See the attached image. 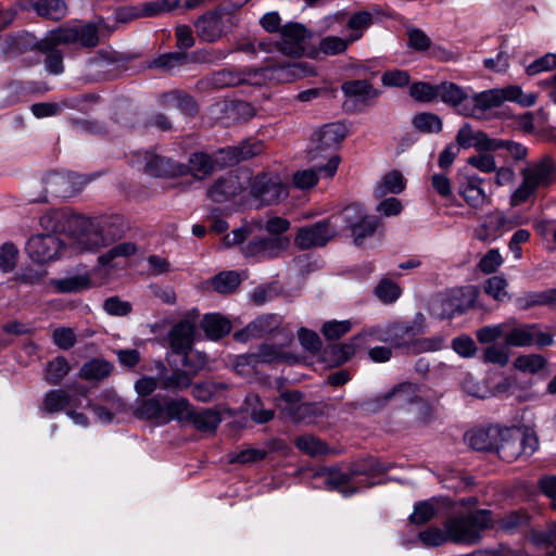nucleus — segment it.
Segmentation results:
<instances>
[{"label": "nucleus", "mask_w": 556, "mask_h": 556, "mask_svg": "<svg viewBox=\"0 0 556 556\" xmlns=\"http://www.w3.org/2000/svg\"><path fill=\"white\" fill-rule=\"evenodd\" d=\"M137 253V245L134 242L125 241L114 245L108 252L99 256V263L103 266L110 265L116 257H129Z\"/></svg>", "instance_id": "nucleus-56"}, {"label": "nucleus", "mask_w": 556, "mask_h": 556, "mask_svg": "<svg viewBox=\"0 0 556 556\" xmlns=\"http://www.w3.org/2000/svg\"><path fill=\"white\" fill-rule=\"evenodd\" d=\"M60 36L59 41L66 45L78 42L84 48H94L99 45V33L94 23L60 27Z\"/></svg>", "instance_id": "nucleus-19"}, {"label": "nucleus", "mask_w": 556, "mask_h": 556, "mask_svg": "<svg viewBox=\"0 0 556 556\" xmlns=\"http://www.w3.org/2000/svg\"><path fill=\"white\" fill-rule=\"evenodd\" d=\"M223 18L217 11H207L194 23L198 37L206 42H214L223 35Z\"/></svg>", "instance_id": "nucleus-27"}, {"label": "nucleus", "mask_w": 556, "mask_h": 556, "mask_svg": "<svg viewBox=\"0 0 556 556\" xmlns=\"http://www.w3.org/2000/svg\"><path fill=\"white\" fill-rule=\"evenodd\" d=\"M124 231L123 218L121 216H112L103 223L101 231L88 230L80 233L75 240L74 249L79 253L96 251L119 239Z\"/></svg>", "instance_id": "nucleus-5"}, {"label": "nucleus", "mask_w": 556, "mask_h": 556, "mask_svg": "<svg viewBox=\"0 0 556 556\" xmlns=\"http://www.w3.org/2000/svg\"><path fill=\"white\" fill-rule=\"evenodd\" d=\"M407 47L416 52H425L432 45L431 38L420 28L408 27L406 29Z\"/></svg>", "instance_id": "nucleus-61"}, {"label": "nucleus", "mask_w": 556, "mask_h": 556, "mask_svg": "<svg viewBox=\"0 0 556 556\" xmlns=\"http://www.w3.org/2000/svg\"><path fill=\"white\" fill-rule=\"evenodd\" d=\"M201 328L211 340H219L230 332L231 324L219 314H206L201 321Z\"/></svg>", "instance_id": "nucleus-37"}, {"label": "nucleus", "mask_w": 556, "mask_h": 556, "mask_svg": "<svg viewBox=\"0 0 556 556\" xmlns=\"http://www.w3.org/2000/svg\"><path fill=\"white\" fill-rule=\"evenodd\" d=\"M71 366L65 357L58 356L47 364L45 379L50 384H58L70 372Z\"/></svg>", "instance_id": "nucleus-49"}, {"label": "nucleus", "mask_w": 556, "mask_h": 556, "mask_svg": "<svg viewBox=\"0 0 556 556\" xmlns=\"http://www.w3.org/2000/svg\"><path fill=\"white\" fill-rule=\"evenodd\" d=\"M415 327L408 324H394L388 327V336H378L377 340L388 342L394 348L412 349L415 352L430 350L428 341H416Z\"/></svg>", "instance_id": "nucleus-14"}, {"label": "nucleus", "mask_w": 556, "mask_h": 556, "mask_svg": "<svg viewBox=\"0 0 556 556\" xmlns=\"http://www.w3.org/2000/svg\"><path fill=\"white\" fill-rule=\"evenodd\" d=\"M241 279L237 271L229 270L216 275L212 279V287L219 293H231L240 285Z\"/></svg>", "instance_id": "nucleus-55"}, {"label": "nucleus", "mask_w": 556, "mask_h": 556, "mask_svg": "<svg viewBox=\"0 0 556 556\" xmlns=\"http://www.w3.org/2000/svg\"><path fill=\"white\" fill-rule=\"evenodd\" d=\"M280 397L290 405V407L287 408L288 415L295 422L302 419V416H300L299 413H307L309 410V406L307 404L301 403L302 394L298 391H283L280 394Z\"/></svg>", "instance_id": "nucleus-58"}, {"label": "nucleus", "mask_w": 556, "mask_h": 556, "mask_svg": "<svg viewBox=\"0 0 556 556\" xmlns=\"http://www.w3.org/2000/svg\"><path fill=\"white\" fill-rule=\"evenodd\" d=\"M249 187L250 195L260 206L276 204L289 194L287 186L278 176L266 173L251 177Z\"/></svg>", "instance_id": "nucleus-8"}, {"label": "nucleus", "mask_w": 556, "mask_h": 556, "mask_svg": "<svg viewBox=\"0 0 556 556\" xmlns=\"http://www.w3.org/2000/svg\"><path fill=\"white\" fill-rule=\"evenodd\" d=\"M506 328H507V320H505L501 324L481 327L476 332L477 340L482 344L493 343L501 338H503L505 340Z\"/></svg>", "instance_id": "nucleus-60"}, {"label": "nucleus", "mask_w": 556, "mask_h": 556, "mask_svg": "<svg viewBox=\"0 0 556 556\" xmlns=\"http://www.w3.org/2000/svg\"><path fill=\"white\" fill-rule=\"evenodd\" d=\"M506 101L505 88L489 89L470 97L468 105L463 109V115L477 119L490 117V111L500 108Z\"/></svg>", "instance_id": "nucleus-10"}, {"label": "nucleus", "mask_w": 556, "mask_h": 556, "mask_svg": "<svg viewBox=\"0 0 556 556\" xmlns=\"http://www.w3.org/2000/svg\"><path fill=\"white\" fill-rule=\"evenodd\" d=\"M417 387L410 382H402L390 391L378 396V401L383 404L393 403L396 407L403 408L413 404L417 400Z\"/></svg>", "instance_id": "nucleus-30"}, {"label": "nucleus", "mask_w": 556, "mask_h": 556, "mask_svg": "<svg viewBox=\"0 0 556 556\" xmlns=\"http://www.w3.org/2000/svg\"><path fill=\"white\" fill-rule=\"evenodd\" d=\"M405 189V179L399 170H391L386 174L375 189L377 198L386 197L389 193L397 194Z\"/></svg>", "instance_id": "nucleus-42"}, {"label": "nucleus", "mask_w": 556, "mask_h": 556, "mask_svg": "<svg viewBox=\"0 0 556 556\" xmlns=\"http://www.w3.org/2000/svg\"><path fill=\"white\" fill-rule=\"evenodd\" d=\"M478 150L506 149L515 160H522L527 155V149L517 141H477Z\"/></svg>", "instance_id": "nucleus-47"}, {"label": "nucleus", "mask_w": 556, "mask_h": 556, "mask_svg": "<svg viewBox=\"0 0 556 556\" xmlns=\"http://www.w3.org/2000/svg\"><path fill=\"white\" fill-rule=\"evenodd\" d=\"M507 280L503 276H492L484 282V291L494 300L503 302L509 299Z\"/></svg>", "instance_id": "nucleus-62"}, {"label": "nucleus", "mask_w": 556, "mask_h": 556, "mask_svg": "<svg viewBox=\"0 0 556 556\" xmlns=\"http://www.w3.org/2000/svg\"><path fill=\"white\" fill-rule=\"evenodd\" d=\"M468 444L476 451L494 452L498 439L501 438V427L490 426L488 428H477L465 434Z\"/></svg>", "instance_id": "nucleus-28"}, {"label": "nucleus", "mask_w": 556, "mask_h": 556, "mask_svg": "<svg viewBox=\"0 0 556 556\" xmlns=\"http://www.w3.org/2000/svg\"><path fill=\"white\" fill-rule=\"evenodd\" d=\"M159 103L164 108H176L181 114L193 117L200 112V105L193 96L181 89L163 92Z\"/></svg>", "instance_id": "nucleus-23"}, {"label": "nucleus", "mask_w": 556, "mask_h": 556, "mask_svg": "<svg viewBox=\"0 0 556 556\" xmlns=\"http://www.w3.org/2000/svg\"><path fill=\"white\" fill-rule=\"evenodd\" d=\"M353 135V124L345 122L325 124L314 132L315 139H345Z\"/></svg>", "instance_id": "nucleus-43"}, {"label": "nucleus", "mask_w": 556, "mask_h": 556, "mask_svg": "<svg viewBox=\"0 0 556 556\" xmlns=\"http://www.w3.org/2000/svg\"><path fill=\"white\" fill-rule=\"evenodd\" d=\"M285 444L281 441H269L264 447H248L239 453L230 455V463L252 464L257 463L268 455L269 452L281 448Z\"/></svg>", "instance_id": "nucleus-35"}, {"label": "nucleus", "mask_w": 556, "mask_h": 556, "mask_svg": "<svg viewBox=\"0 0 556 556\" xmlns=\"http://www.w3.org/2000/svg\"><path fill=\"white\" fill-rule=\"evenodd\" d=\"M341 216L346 227L351 229L356 244H361L363 239L371 236L378 226L377 217L364 215L362 207L357 204L346 206Z\"/></svg>", "instance_id": "nucleus-12"}, {"label": "nucleus", "mask_w": 556, "mask_h": 556, "mask_svg": "<svg viewBox=\"0 0 556 556\" xmlns=\"http://www.w3.org/2000/svg\"><path fill=\"white\" fill-rule=\"evenodd\" d=\"M414 127L425 134H438L442 129L441 118L433 113H418L412 121Z\"/></svg>", "instance_id": "nucleus-53"}, {"label": "nucleus", "mask_w": 556, "mask_h": 556, "mask_svg": "<svg viewBox=\"0 0 556 556\" xmlns=\"http://www.w3.org/2000/svg\"><path fill=\"white\" fill-rule=\"evenodd\" d=\"M194 325L188 320L176 324L168 333L170 349L187 356L193 344Z\"/></svg>", "instance_id": "nucleus-29"}, {"label": "nucleus", "mask_w": 556, "mask_h": 556, "mask_svg": "<svg viewBox=\"0 0 556 556\" xmlns=\"http://www.w3.org/2000/svg\"><path fill=\"white\" fill-rule=\"evenodd\" d=\"M362 37L361 33H352L348 39L337 36H327L319 42V51L327 55H337L343 53L350 43L358 40Z\"/></svg>", "instance_id": "nucleus-46"}, {"label": "nucleus", "mask_w": 556, "mask_h": 556, "mask_svg": "<svg viewBox=\"0 0 556 556\" xmlns=\"http://www.w3.org/2000/svg\"><path fill=\"white\" fill-rule=\"evenodd\" d=\"M352 329L350 320H330L321 327V333L327 340H338Z\"/></svg>", "instance_id": "nucleus-63"}, {"label": "nucleus", "mask_w": 556, "mask_h": 556, "mask_svg": "<svg viewBox=\"0 0 556 556\" xmlns=\"http://www.w3.org/2000/svg\"><path fill=\"white\" fill-rule=\"evenodd\" d=\"M341 90L345 97L361 99L363 102L367 99L376 98L379 94V90L375 89L366 79L344 81L341 86Z\"/></svg>", "instance_id": "nucleus-39"}, {"label": "nucleus", "mask_w": 556, "mask_h": 556, "mask_svg": "<svg viewBox=\"0 0 556 556\" xmlns=\"http://www.w3.org/2000/svg\"><path fill=\"white\" fill-rule=\"evenodd\" d=\"M281 324L278 315H263L250 323L243 330L235 333L237 341L247 342L252 338H260L276 330Z\"/></svg>", "instance_id": "nucleus-26"}, {"label": "nucleus", "mask_w": 556, "mask_h": 556, "mask_svg": "<svg viewBox=\"0 0 556 556\" xmlns=\"http://www.w3.org/2000/svg\"><path fill=\"white\" fill-rule=\"evenodd\" d=\"M62 248L61 240L52 233L31 237L26 245L28 256L37 263H47L54 260Z\"/></svg>", "instance_id": "nucleus-15"}, {"label": "nucleus", "mask_w": 556, "mask_h": 556, "mask_svg": "<svg viewBox=\"0 0 556 556\" xmlns=\"http://www.w3.org/2000/svg\"><path fill=\"white\" fill-rule=\"evenodd\" d=\"M438 97L444 102L454 106L459 114L468 105L470 96L458 85L444 81L438 85Z\"/></svg>", "instance_id": "nucleus-32"}, {"label": "nucleus", "mask_w": 556, "mask_h": 556, "mask_svg": "<svg viewBox=\"0 0 556 556\" xmlns=\"http://www.w3.org/2000/svg\"><path fill=\"white\" fill-rule=\"evenodd\" d=\"M139 418L154 421L157 425H164V405L157 397H151L142 401L136 409Z\"/></svg>", "instance_id": "nucleus-44"}, {"label": "nucleus", "mask_w": 556, "mask_h": 556, "mask_svg": "<svg viewBox=\"0 0 556 556\" xmlns=\"http://www.w3.org/2000/svg\"><path fill=\"white\" fill-rule=\"evenodd\" d=\"M192 378L184 370H175L168 376H164L160 386L167 391H181L191 386Z\"/></svg>", "instance_id": "nucleus-57"}, {"label": "nucleus", "mask_w": 556, "mask_h": 556, "mask_svg": "<svg viewBox=\"0 0 556 556\" xmlns=\"http://www.w3.org/2000/svg\"><path fill=\"white\" fill-rule=\"evenodd\" d=\"M546 365V359L540 354L520 355L514 361V367L525 374H536Z\"/></svg>", "instance_id": "nucleus-52"}, {"label": "nucleus", "mask_w": 556, "mask_h": 556, "mask_svg": "<svg viewBox=\"0 0 556 556\" xmlns=\"http://www.w3.org/2000/svg\"><path fill=\"white\" fill-rule=\"evenodd\" d=\"M86 388H79L76 394H70L66 390L56 389L49 391L42 401V409L48 414L61 412L68 407H78L80 405L79 396L87 395Z\"/></svg>", "instance_id": "nucleus-20"}, {"label": "nucleus", "mask_w": 556, "mask_h": 556, "mask_svg": "<svg viewBox=\"0 0 556 556\" xmlns=\"http://www.w3.org/2000/svg\"><path fill=\"white\" fill-rule=\"evenodd\" d=\"M131 162L141 167L146 174L156 178H176L187 175L186 164L174 162L150 151L134 152Z\"/></svg>", "instance_id": "nucleus-7"}, {"label": "nucleus", "mask_w": 556, "mask_h": 556, "mask_svg": "<svg viewBox=\"0 0 556 556\" xmlns=\"http://www.w3.org/2000/svg\"><path fill=\"white\" fill-rule=\"evenodd\" d=\"M337 235L330 219L318 222L298 230L294 242L301 250L326 245Z\"/></svg>", "instance_id": "nucleus-11"}, {"label": "nucleus", "mask_w": 556, "mask_h": 556, "mask_svg": "<svg viewBox=\"0 0 556 556\" xmlns=\"http://www.w3.org/2000/svg\"><path fill=\"white\" fill-rule=\"evenodd\" d=\"M25 100L22 80H11L1 89L0 108H10Z\"/></svg>", "instance_id": "nucleus-48"}, {"label": "nucleus", "mask_w": 556, "mask_h": 556, "mask_svg": "<svg viewBox=\"0 0 556 556\" xmlns=\"http://www.w3.org/2000/svg\"><path fill=\"white\" fill-rule=\"evenodd\" d=\"M187 53L184 51L167 52L159 55L151 62V67L170 71L187 63Z\"/></svg>", "instance_id": "nucleus-59"}, {"label": "nucleus", "mask_w": 556, "mask_h": 556, "mask_svg": "<svg viewBox=\"0 0 556 556\" xmlns=\"http://www.w3.org/2000/svg\"><path fill=\"white\" fill-rule=\"evenodd\" d=\"M193 406L187 399L169 400L164 404V425L176 420L180 424H188L192 417Z\"/></svg>", "instance_id": "nucleus-36"}, {"label": "nucleus", "mask_w": 556, "mask_h": 556, "mask_svg": "<svg viewBox=\"0 0 556 556\" xmlns=\"http://www.w3.org/2000/svg\"><path fill=\"white\" fill-rule=\"evenodd\" d=\"M387 470L388 468L375 458H368L364 460L359 468L352 470L351 473L340 470H331L327 477V483L331 488L339 489L344 495H350L353 494L355 490H345L343 488L350 482L352 476L362 473L380 475L384 473Z\"/></svg>", "instance_id": "nucleus-18"}, {"label": "nucleus", "mask_w": 556, "mask_h": 556, "mask_svg": "<svg viewBox=\"0 0 556 556\" xmlns=\"http://www.w3.org/2000/svg\"><path fill=\"white\" fill-rule=\"evenodd\" d=\"M514 226L502 211L494 210L483 217L482 223L475 229L473 237L481 242L494 241L503 231L510 230Z\"/></svg>", "instance_id": "nucleus-17"}, {"label": "nucleus", "mask_w": 556, "mask_h": 556, "mask_svg": "<svg viewBox=\"0 0 556 556\" xmlns=\"http://www.w3.org/2000/svg\"><path fill=\"white\" fill-rule=\"evenodd\" d=\"M222 419L217 412L212 409H204L197 412L192 410V417H190L188 425H192L200 432L213 433L217 429Z\"/></svg>", "instance_id": "nucleus-40"}, {"label": "nucleus", "mask_w": 556, "mask_h": 556, "mask_svg": "<svg viewBox=\"0 0 556 556\" xmlns=\"http://www.w3.org/2000/svg\"><path fill=\"white\" fill-rule=\"evenodd\" d=\"M291 341L292 338L288 336L283 344L276 345L266 343L261 345L258 351L255 352L258 365L289 362L291 359V355L285 350V346Z\"/></svg>", "instance_id": "nucleus-38"}, {"label": "nucleus", "mask_w": 556, "mask_h": 556, "mask_svg": "<svg viewBox=\"0 0 556 556\" xmlns=\"http://www.w3.org/2000/svg\"><path fill=\"white\" fill-rule=\"evenodd\" d=\"M91 180V176L78 173L49 172L41 178L40 184L43 191L35 200L45 202L50 197L71 198L80 192Z\"/></svg>", "instance_id": "nucleus-2"}, {"label": "nucleus", "mask_w": 556, "mask_h": 556, "mask_svg": "<svg viewBox=\"0 0 556 556\" xmlns=\"http://www.w3.org/2000/svg\"><path fill=\"white\" fill-rule=\"evenodd\" d=\"M535 324H519L517 319H507L505 346L527 348L534 344Z\"/></svg>", "instance_id": "nucleus-25"}, {"label": "nucleus", "mask_w": 556, "mask_h": 556, "mask_svg": "<svg viewBox=\"0 0 556 556\" xmlns=\"http://www.w3.org/2000/svg\"><path fill=\"white\" fill-rule=\"evenodd\" d=\"M263 148L262 141H239L236 146L219 149L215 159L219 168L232 166L260 154Z\"/></svg>", "instance_id": "nucleus-16"}, {"label": "nucleus", "mask_w": 556, "mask_h": 556, "mask_svg": "<svg viewBox=\"0 0 556 556\" xmlns=\"http://www.w3.org/2000/svg\"><path fill=\"white\" fill-rule=\"evenodd\" d=\"M312 33L302 24L290 22L281 27L277 49L290 56H302Z\"/></svg>", "instance_id": "nucleus-9"}, {"label": "nucleus", "mask_w": 556, "mask_h": 556, "mask_svg": "<svg viewBox=\"0 0 556 556\" xmlns=\"http://www.w3.org/2000/svg\"><path fill=\"white\" fill-rule=\"evenodd\" d=\"M538 444V439L533 435L525 434L517 428L501 427V438L494 452L503 460L511 463L522 454H533Z\"/></svg>", "instance_id": "nucleus-4"}, {"label": "nucleus", "mask_w": 556, "mask_h": 556, "mask_svg": "<svg viewBox=\"0 0 556 556\" xmlns=\"http://www.w3.org/2000/svg\"><path fill=\"white\" fill-rule=\"evenodd\" d=\"M339 163L340 157L334 155L330 157L326 165L320 166L318 170L315 168L296 170L292 176V184L296 189L302 191L312 189L318 182L319 173H325L328 177H333L337 173Z\"/></svg>", "instance_id": "nucleus-22"}, {"label": "nucleus", "mask_w": 556, "mask_h": 556, "mask_svg": "<svg viewBox=\"0 0 556 556\" xmlns=\"http://www.w3.org/2000/svg\"><path fill=\"white\" fill-rule=\"evenodd\" d=\"M30 8L39 17L53 22L63 20L68 11L64 0H35Z\"/></svg>", "instance_id": "nucleus-34"}, {"label": "nucleus", "mask_w": 556, "mask_h": 556, "mask_svg": "<svg viewBox=\"0 0 556 556\" xmlns=\"http://www.w3.org/2000/svg\"><path fill=\"white\" fill-rule=\"evenodd\" d=\"M555 162L551 156L546 155L530 167L525 168L521 175L522 178H526L535 189H538L539 187H546L551 185L555 179Z\"/></svg>", "instance_id": "nucleus-24"}, {"label": "nucleus", "mask_w": 556, "mask_h": 556, "mask_svg": "<svg viewBox=\"0 0 556 556\" xmlns=\"http://www.w3.org/2000/svg\"><path fill=\"white\" fill-rule=\"evenodd\" d=\"M251 181V174L247 169L228 172L207 187L206 197L215 203H225L235 200L245 191Z\"/></svg>", "instance_id": "nucleus-3"}, {"label": "nucleus", "mask_w": 556, "mask_h": 556, "mask_svg": "<svg viewBox=\"0 0 556 556\" xmlns=\"http://www.w3.org/2000/svg\"><path fill=\"white\" fill-rule=\"evenodd\" d=\"M141 12L143 17H156L164 13L172 12L179 8V1L154 0L141 2Z\"/></svg>", "instance_id": "nucleus-54"}, {"label": "nucleus", "mask_w": 556, "mask_h": 556, "mask_svg": "<svg viewBox=\"0 0 556 556\" xmlns=\"http://www.w3.org/2000/svg\"><path fill=\"white\" fill-rule=\"evenodd\" d=\"M289 244L286 238H262L250 241L243 249L247 257L271 258L285 251Z\"/></svg>", "instance_id": "nucleus-21"}, {"label": "nucleus", "mask_w": 556, "mask_h": 556, "mask_svg": "<svg viewBox=\"0 0 556 556\" xmlns=\"http://www.w3.org/2000/svg\"><path fill=\"white\" fill-rule=\"evenodd\" d=\"M504 263V258L498 249L489 250L479 261L478 268L483 274L495 273Z\"/></svg>", "instance_id": "nucleus-64"}, {"label": "nucleus", "mask_w": 556, "mask_h": 556, "mask_svg": "<svg viewBox=\"0 0 556 556\" xmlns=\"http://www.w3.org/2000/svg\"><path fill=\"white\" fill-rule=\"evenodd\" d=\"M442 317H452L460 314L472 305V298L467 296L463 291L458 290L442 300Z\"/></svg>", "instance_id": "nucleus-41"}, {"label": "nucleus", "mask_w": 556, "mask_h": 556, "mask_svg": "<svg viewBox=\"0 0 556 556\" xmlns=\"http://www.w3.org/2000/svg\"><path fill=\"white\" fill-rule=\"evenodd\" d=\"M50 286L58 293H78L92 287V278L89 273H81L64 278L51 279Z\"/></svg>", "instance_id": "nucleus-31"}, {"label": "nucleus", "mask_w": 556, "mask_h": 556, "mask_svg": "<svg viewBox=\"0 0 556 556\" xmlns=\"http://www.w3.org/2000/svg\"><path fill=\"white\" fill-rule=\"evenodd\" d=\"M268 68H224L213 73L206 79V86L213 89L237 87L239 85H262Z\"/></svg>", "instance_id": "nucleus-6"}, {"label": "nucleus", "mask_w": 556, "mask_h": 556, "mask_svg": "<svg viewBox=\"0 0 556 556\" xmlns=\"http://www.w3.org/2000/svg\"><path fill=\"white\" fill-rule=\"evenodd\" d=\"M187 166V175L191 174L195 179L203 180L211 176L215 169L219 168L215 156L207 153L197 152L190 155Z\"/></svg>", "instance_id": "nucleus-33"}, {"label": "nucleus", "mask_w": 556, "mask_h": 556, "mask_svg": "<svg viewBox=\"0 0 556 556\" xmlns=\"http://www.w3.org/2000/svg\"><path fill=\"white\" fill-rule=\"evenodd\" d=\"M295 446L303 453L309 456H319L325 455L328 452V446L320 439L311 435L304 434L295 440Z\"/></svg>", "instance_id": "nucleus-50"}, {"label": "nucleus", "mask_w": 556, "mask_h": 556, "mask_svg": "<svg viewBox=\"0 0 556 556\" xmlns=\"http://www.w3.org/2000/svg\"><path fill=\"white\" fill-rule=\"evenodd\" d=\"M483 178L477 175H465L457 184V191L466 204L475 212L491 204V197L483 188Z\"/></svg>", "instance_id": "nucleus-13"}, {"label": "nucleus", "mask_w": 556, "mask_h": 556, "mask_svg": "<svg viewBox=\"0 0 556 556\" xmlns=\"http://www.w3.org/2000/svg\"><path fill=\"white\" fill-rule=\"evenodd\" d=\"M374 293L382 303L391 304L401 296L402 289L389 278H382L375 287Z\"/></svg>", "instance_id": "nucleus-51"}, {"label": "nucleus", "mask_w": 556, "mask_h": 556, "mask_svg": "<svg viewBox=\"0 0 556 556\" xmlns=\"http://www.w3.org/2000/svg\"><path fill=\"white\" fill-rule=\"evenodd\" d=\"M113 366L103 359H91L86 362L80 370L79 377L84 380H103L112 372Z\"/></svg>", "instance_id": "nucleus-45"}, {"label": "nucleus", "mask_w": 556, "mask_h": 556, "mask_svg": "<svg viewBox=\"0 0 556 556\" xmlns=\"http://www.w3.org/2000/svg\"><path fill=\"white\" fill-rule=\"evenodd\" d=\"M492 526L488 510H477L448 518L444 528L448 531L450 541L456 544H476L481 540V532Z\"/></svg>", "instance_id": "nucleus-1"}]
</instances>
